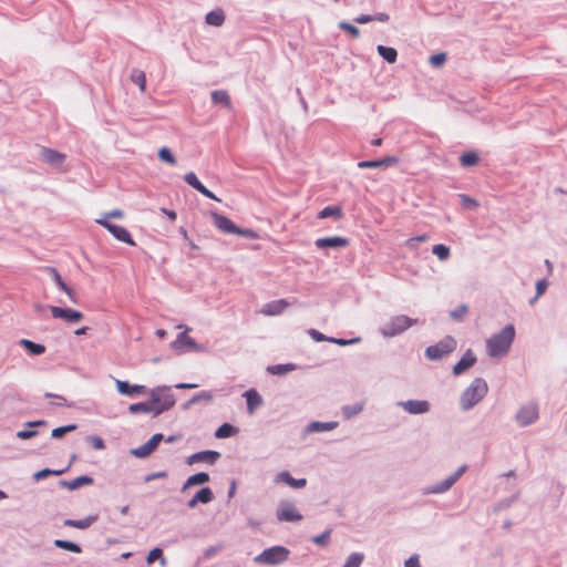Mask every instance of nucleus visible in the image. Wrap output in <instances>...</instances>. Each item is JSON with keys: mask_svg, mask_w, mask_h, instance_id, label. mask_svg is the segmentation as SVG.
<instances>
[{"mask_svg": "<svg viewBox=\"0 0 567 567\" xmlns=\"http://www.w3.org/2000/svg\"><path fill=\"white\" fill-rule=\"evenodd\" d=\"M150 402L132 403L128 406L131 414L148 413L157 417L169 411L176 404L175 394L171 385H158L148 391Z\"/></svg>", "mask_w": 567, "mask_h": 567, "instance_id": "nucleus-1", "label": "nucleus"}, {"mask_svg": "<svg viewBox=\"0 0 567 567\" xmlns=\"http://www.w3.org/2000/svg\"><path fill=\"white\" fill-rule=\"evenodd\" d=\"M515 327L506 324L499 332L486 340V351L491 358L505 357L515 339Z\"/></svg>", "mask_w": 567, "mask_h": 567, "instance_id": "nucleus-2", "label": "nucleus"}, {"mask_svg": "<svg viewBox=\"0 0 567 567\" xmlns=\"http://www.w3.org/2000/svg\"><path fill=\"white\" fill-rule=\"evenodd\" d=\"M487 392V382L483 378H475L460 396L461 410L470 411L485 398Z\"/></svg>", "mask_w": 567, "mask_h": 567, "instance_id": "nucleus-3", "label": "nucleus"}, {"mask_svg": "<svg viewBox=\"0 0 567 567\" xmlns=\"http://www.w3.org/2000/svg\"><path fill=\"white\" fill-rule=\"evenodd\" d=\"M290 555V550L281 545H276L269 548L264 549L259 555H257L254 560L257 564L276 566L285 563Z\"/></svg>", "mask_w": 567, "mask_h": 567, "instance_id": "nucleus-4", "label": "nucleus"}, {"mask_svg": "<svg viewBox=\"0 0 567 567\" xmlns=\"http://www.w3.org/2000/svg\"><path fill=\"white\" fill-rule=\"evenodd\" d=\"M468 470L466 464L461 465L454 473L449 475L443 481L436 482L422 489V495H440L444 494L452 488V486L462 477V475Z\"/></svg>", "mask_w": 567, "mask_h": 567, "instance_id": "nucleus-5", "label": "nucleus"}, {"mask_svg": "<svg viewBox=\"0 0 567 567\" xmlns=\"http://www.w3.org/2000/svg\"><path fill=\"white\" fill-rule=\"evenodd\" d=\"M456 348V340L451 337L446 336L442 340H440L437 343L430 346L425 349V357L429 360L437 361L453 352Z\"/></svg>", "mask_w": 567, "mask_h": 567, "instance_id": "nucleus-6", "label": "nucleus"}, {"mask_svg": "<svg viewBox=\"0 0 567 567\" xmlns=\"http://www.w3.org/2000/svg\"><path fill=\"white\" fill-rule=\"evenodd\" d=\"M415 322V319H412L408 316H395L391 318V320L383 328H381V333L386 338L395 337L408 330Z\"/></svg>", "mask_w": 567, "mask_h": 567, "instance_id": "nucleus-7", "label": "nucleus"}, {"mask_svg": "<svg viewBox=\"0 0 567 567\" xmlns=\"http://www.w3.org/2000/svg\"><path fill=\"white\" fill-rule=\"evenodd\" d=\"M276 517L279 522H300L303 518L295 504L288 499H281L279 502Z\"/></svg>", "mask_w": 567, "mask_h": 567, "instance_id": "nucleus-8", "label": "nucleus"}, {"mask_svg": "<svg viewBox=\"0 0 567 567\" xmlns=\"http://www.w3.org/2000/svg\"><path fill=\"white\" fill-rule=\"evenodd\" d=\"M96 223L106 228L118 241L135 246V241L125 227L113 224L106 218L96 219Z\"/></svg>", "mask_w": 567, "mask_h": 567, "instance_id": "nucleus-9", "label": "nucleus"}, {"mask_svg": "<svg viewBox=\"0 0 567 567\" xmlns=\"http://www.w3.org/2000/svg\"><path fill=\"white\" fill-rule=\"evenodd\" d=\"M538 419V408L535 404L523 405L516 413L515 420L519 426L532 425Z\"/></svg>", "mask_w": 567, "mask_h": 567, "instance_id": "nucleus-10", "label": "nucleus"}, {"mask_svg": "<svg viewBox=\"0 0 567 567\" xmlns=\"http://www.w3.org/2000/svg\"><path fill=\"white\" fill-rule=\"evenodd\" d=\"M163 440L164 435L156 433L145 444L131 450V454L137 458H146L157 449Z\"/></svg>", "mask_w": 567, "mask_h": 567, "instance_id": "nucleus-11", "label": "nucleus"}, {"mask_svg": "<svg viewBox=\"0 0 567 567\" xmlns=\"http://www.w3.org/2000/svg\"><path fill=\"white\" fill-rule=\"evenodd\" d=\"M51 315L55 319H61L69 323L79 322L83 318V313L72 308H61L58 306H49Z\"/></svg>", "mask_w": 567, "mask_h": 567, "instance_id": "nucleus-12", "label": "nucleus"}, {"mask_svg": "<svg viewBox=\"0 0 567 567\" xmlns=\"http://www.w3.org/2000/svg\"><path fill=\"white\" fill-rule=\"evenodd\" d=\"M398 405L401 406L409 414L417 415L427 413L431 410V404L426 400H406L398 402Z\"/></svg>", "mask_w": 567, "mask_h": 567, "instance_id": "nucleus-13", "label": "nucleus"}, {"mask_svg": "<svg viewBox=\"0 0 567 567\" xmlns=\"http://www.w3.org/2000/svg\"><path fill=\"white\" fill-rule=\"evenodd\" d=\"M220 457V453L213 450H205L200 452H196L192 455H189L186 460V463L188 465H193L198 462H204L209 465H214Z\"/></svg>", "mask_w": 567, "mask_h": 567, "instance_id": "nucleus-14", "label": "nucleus"}, {"mask_svg": "<svg viewBox=\"0 0 567 567\" xmlns=\"http://www.w3.org/2000/svg\"><path fill=\"white\" fill-rule=\"evenodd\" d=\"M348 244V238L341 236L318 238L315 241V245L318 249H340L347 247Z\"/></svg>", "mask_w": 567, "mask_h": 567, "instance_id": "nucleus-15", "label": "nucleus"}, {"mask_svg": "<svg viewBox=\"0 0 567 567\" xmlns=\"http://www.w3.org/2000/svg\"><path fill=\"white\" fill-rule=\"evenodd\" d=\"M40 158L51 166L60 167L64 163L66 156L65 154L53 148L42 147Z\"/></svg>", "mask_w": 567, "mask_h": 567, "instance_id": "nucleus-16", "label": "nucleus"}, {"mask_svg": "<svg viewBox=\"0 0 567 567\" xmlns=\"http://www.w3.org/2000/svg\"><path fill=\"white\" fill-rule=\"evenodd\" d=\"M475 353L468 349L463 357L454 364L453 374L461 375L476 363Z\"/></svg>", "mask_w": 567, "mask_h": 567, "instance_id": "nucleus-17", "label": "nucleus"}, {"mask_svg": "<svg viewBox=\"0 0 567 567\" xmlns=\"http://www.w3.org/2000/svg\"><path fill=\"white\" fill-rule=\"evenodd\" d=\"M212 217L215 227L218 228L221 233L235 235L237 225H235V223L230 220L227 216L221 215L217 212H213Z\"/></svg>", "mask_w": 567, "mask_h": 567, "instance_id": "nucleus-18", "label": "nucleus"}, {"mask_svg": "<svg viewBox=\"0 0 567 567\" xmlns=\"http://www.w3.org/2000/svg\"><path fill=\"white\" fill-rule=\"evenodd\" d=\"M396 163H399V157L385 156V157L379 158V159L361 161L358 163V167L359 168H386Z\"/></svg>", "mask_w": 567, "mask_h": 567, "instance_id": "nucleus-19", "label": "nucleus"}, {"mask_svg": "<svg viewBox=\"0 0 567 567\" xmlns=\"http://www.w3.org/2000/svg\"><path fill=\"white\" fill-rule=\"evenodd\" d=\"M117 392L122 395L133 396L136 394H144L147 392V388L141 384H131L128 381H116Z\"/></svg>", "mask_w": 567, "mask_h": 567, "instance_id": "nucleus-20", "label": "nucleus"}, {"mask_svg": "<svg viewBox=\"0 0 567 567\" xmlns=\"http://www.w3.org/2000/svg\"><path fill=\"white\" fill-rule=\"evenodd\" d=\"M243 396L246 399L247 412L249 414H252L264 403L262 396L256 389L245 391Z\"/></svg>", "mask_w": 567, "mask_h": 567, "instance_id": "nucleus-21", "label": "nucleus"}, {"mask_svg": "<svg viewBox=\"0 0 567 567\" xmlns=\"http://www.w3.org/2000/svg\"><path fill=\"white\" fill-rule=\"evenodd\" d=\"M172 347L175 350H183L184 348H188L190 350L198 351L199 347L195 342L193 338H190L186 331L179 332L175 339V341L172 342Z\"/></svg>", "mask_w": 567, "mask_h": 567, "instance_id": "nucleus-22", "label": "nucleus"}, {"mask_svg": "<svg viewBox=\"0 0 567 567\" xmlns=\"http://www.w3.org/2000/svg\"><path fill=\"white\" fill-rule=\"evenodd\" d=\"M276 483H285L292 488H302L307 485L306 478H293L288 471L279 472L275 478Z\"/></svg>", "mask_w": 567, "mask_h": 567, "instance_id": "nucleus-23", "label": "nucleus"}, {"mask_svg": "<svg viewBox=\"0 0 567 567\" xmlns=\"http://www.w3.org/2000/svg\"><path fill=\"white\" fill-rule=\"evenodd\" d=\"M224 391L223 389L221 390H216V392H221ZM215 398V391H200L196 394H194L188 401H186L183 405H182V409L183 410H188L192 405L200 402V401H205L207 403L212 402Z\"/></svg>", "mask_w": 567, "mask_h": 567, "instance_id": "nucleus-24", "label": "nucleus"}, {"mask_svg": "<svg viewBox=\"0 0 567 567\" xmlns=\"http://www.w3.org/2000/svg\"><path fill=\"white\" fill-rule=\"evenodd\" d=\"M93 482H94L93 477H91L89 475H81V476L75 477L72 481L62 480L59 482V484L62 487H65L70 491H75L82 486L91 485V484H93Z\"/></svg>", "mask_w": 567, "mask_h": 567, "instance_id": "nucleus-25", "label": "nucleus"}, {"mask_svg": "<svg viewBox=\"0 0 567 567\" xmlns=\"http://www.w3.org/2000/svg\"><path fill=\"white\" fill-rule=\"evenodd\" d=\"M99 519V515H89L82 519L66 518L63 522L64 526L73 527L78 529H86Z\"/></svg>", "mask_w": 567, "mask_h": 567, "instance_id": "nucleus-26", "label": "nucleus"}, {"mask_svg": "<svg viewBox=\"0 0 567 567\" xmlns=\"http://www.w3.org/2000/svg\"><path fill=\"white\" fill-rule=\"evenodd\" d=\"M339 423L337 421H329V422H320V421H312L306 426L307 433H319V432H327L332 431L336 427H338Z\"/></svg>", "mask_w": 567, "mask_h": 567, "instance_id": "nucleus-27", "label": "nucleus"}, {"mask_svg": "<svg viewBox=\"0 0 567 567\" xmlns=\"http://www.w3.org/2000/svg\"><path fill=\"white\" fill-rule=\"evenodd\" d=\"M287 306L288 302L285 299L274 300L266 303L261 312L266 316H278L287 308Z\"/></svg>", "mask_w": 567, "mask_h": 567, "instance_id": "nucleus-28", "label": "nucleus"}, {"mask_svg": "<svg viewBox=\"0 0 567 567\" xmlns=\"http://www.w3.org/2000/svg\"><path fill=\"white\" fill-rule=\"evenodd\" d=\"M209 480H210L209 474L206 472H198L196 474H193L183 484L182 492H185L186 489H188L192 486L203 485V484L209 482Z\"/></svg>", "mask_w": 567, "mask_h": 567, "instance_id": "nucleus-29", "label": "nucleus"}, {"mask_svg": "<svg viewBox=\"0 0 567 567\" xmlns=\"http://www.w3.org/2000/svg\"><path fill=\"white\" fill-rule=\"evenodd\" d=\"M212 102L215 105H221L226 109L231 107V100L227 91L215 90L210 93Z\"/></svg>", "mask_w": 567, "mask_h": 567, "instance_id": "nucleus-30", "label": "nucleus"}, {"mask_svg": "<svg viewBox=\"0 0 567 567\" xmlns=\"http://www.w3.org/2000/svg\"><path fill=\"white\" fill-rule=\"evenodd\" d=\"M49 272L52 275L53 281L56 284V286L63 290L71 299V301L75 302L74 299V291L72 288H70L61 278L59 271L55 268H48Z\"/></svg>", "mask_w": 567, "mask_h": 567, "instance_id": "nucleus-31", "label": "nucleus"}, {"mask_svg": "<svg viewBox=\"0 0 567 567\" xmlns=\"http://www.w3.org/2000/svg\"><path fill=\"white\" fill-rule=\"evenodd\" d=\"M19 343L31 355H41L45 352V347L29 339H21Z\"/></svg>", "mask_w": 567, "mask_h": 567, "instance_id": "nucleus-32", "label": "nucleus"}, {"mask_svg": "<svg viewBox=\"0 0 567 567\" xmlns=\"http://www.w3.org/2000/svg\"><path fill=\"white\" fill-rule=\"evenodd\" d=\"M205 22L213 27H220L225 22V13L221 9L209 11L205 17Z\"/></svg>", "mask_w": 567, "mask_h": 567, "instance_id": "nucleus-33", "label": "nucleus"}, {"mask_svg": "<svg viewBox=\"0 0 567 567\" xmlns=\"http://www.w3.org/2000/svg\"><path fill=\"white\" fill-rule=\"evenodd\" d=\"M377 51H378L379 55L382 56V59L384 61H386L388 63L392 64V63L396 62L398 51L394 48L379 44L377 47Z\"/></svg>", "mask_w": 567, "mask_h": 567, "instance_id": "nucleus-34", "label": "nucleus"}, {"mask_svg": "<svg viewBox=\"0 0 567 567\" xmlns=\"http://www.w3.org/2000/svg\"><path fill=\"white\" fill-rule=\"evenodd\" d=\"M342 216H343L342 209L340 206H337V205L326 206L318 214V218H321V219L330 218V217L340 219V218H342Z\"/></svg>", "mask_w": 567, "mask_h": 567, "instance_id": "nucleus-35", "label": "nucleus"}, {"mask_svg": "<svg viewBox=\"0 0 567 567\" xmlns=\"http://www.w3.org/2000/svg\"><path fill=\"white\" fill-rule=\"evenodd\" d=\"M53 544L56 548H60L63 550H68V551L75 553V554L82 553V547L72 540L55 539Z\"/></svg>", "mask_w": 567, "mask_h": 567, "instance_id": "nucleus-36", "label": "nucleus"}, {"mask_svg": "<svg viewBox=\"0 0 567 567\" xmlns=\"http://www.w3.org/2000/svg\"><path fill=\"white\" fill-rule=\"evenodd\" d=\"M238 429L230 423H223L215 432L217 439H227L237 434Z\"/></svg>", "mask_w": 567, "mask_h": 567, "instance_id": "nucleus-37", "label": "nucleus"}, {"mask_svg": "<svg viewBox=\"0 0 567 567\" xmlns=\"http://www.w3.org/2000/svg\"><path fill=\"white\" fill-rule=\"evenodd\" d=\"M341 411H342V415H343L344 420H350L363 411V404L354 403V404L343 405Z\"/></svg>", "mask_w": 567, "mask_h": 567, "instance_id": "nucleus-38", "label": "nucleus"}, {"mask_svg": "<svg viewBox=\"0 0 567 567\" xmlns=\"http://www.w3.org/2000/svg\"><path fill=\"white\" fill-rule=\"evenodd\" d=\"M478 154L473 151L465 152L460 156V163L463 167L474 166L478 163Z\"/></svg>", "mask_w": 567, "mask_h": 567, "instance_id": "nucleus-39", "label": "nucleus"}, {"mask_svg": "<svg viewBox=\"0 0 567 567\" xmlns=\"http://www.w3.org/2000/svg\"><path fill=\"white\" fill-rule=\"evenodd\" d=\"M199 504H208L214 499V493L210 487H202L195 495Z\"/></svg>", "mask_w": 567, "mask_h": 567, "instance_id": "nucleus-40", "label": "nucleus"}, {"mask_svg": "<svg viewBox=\"0 0 567 567\" xmlns=\"http://www.w3.org/2000/svg\"><path fill=\"white\" fill-rule=\"evenodd\" d=\"M78 429V425L72 423L63 426H59L52 430L51 437L60 440L64 437L68 433H71Z\"/></svg>", "mask_w": 567, "mask_h": 567, "instance_id": "nucleus-41", "label": "nucleus"}, {"mask_svg": "<svg viewBox=\"0 0 567 567\" xmlns=\"http://www.w3.org/2000/svg\"><path fill=\"white\" fill-rule=\"evenodd\" d=\"M292 370H295V364H292V363L275 364V365H269L267 368V371L274 375H282Z\"/></svg>", "mask_w": 567, "mask_h": 567, "instance_id": "nucleus-42", "label": "nucleus"}, {"mask_svg": "<svg viewBox=\"0 0 567 567\" xmlns=\"http://www.w3.org/2000/svg\"><path fill=\"white\" fill-rule=\"evenodd\" d=\"M159 560L161 565L164 566L166 564V558L164 557L163 550L158 547L153 548L146 556V563L153 564L155 560Z\"/></svg>", "mask_w": 567, "mask_h": 567, "instance_id": "nucleus-43", "label": "nucleus"}, {"mask_svg": "<svg viewBox=\"0 0 567 567\" xmlns=\"http://www.w3.org/2000/svg\"><path fill=\"white\" fill-rule=\"evenodd\" d=\"M65 471H66V468L65 470L43 468V470H40V471H38V472H35L33 474V480L39 482L41 480H44V478L49 477L50 475L59 476V475L63 474Z\"/></svg>", "mask_w": 567, "mask_h": 567, "instance_id": "nucleus-44", "label": "nucleus"}, {"mask_svg": "<svg viewBox=\"0 0 567 567\" xmlns=\"http://www.w3.org/2000/svg\"><path fill=\"white\" fill-rule=\"evenodd\" d=\"M433 255H435L440 260H446L449 259L451 255L450 247L443 244L434 245L432 248Z\"/></svg>", "mask_w": 567, "mask_h": 567, "instance_id": "nucleus-45", "label": "nucleus"}, {"mask_svg": "<svg viewBox=\"0 0 567 567\" xmlns=\"http://www.w3.org/2000/svg\"><path fill=\"white\" fill-rule=\"evenodd\" d=\"M157 155L162 162L168 163L171 165L176 164V158H175L174 154L166 146H163L162 148H159Z\"/></svg>", "mask_w": 567, "mask_h": 567, "instance_id": "nucleus-46", "label": "nucleus"}, {"mask_svg": "<svg viewBox=\"0 0 567 567\" xmlns=\"http://www.w3.org/2000/svg\"><path fill=\"white\" fill-rule=\"evenodd\" d=\"M364 559V555L362 553H352L348 556L343 567H360Z\"/></svg>", "mask_w": 567, "mask_h": 567, "instance_id": "nucleus-47", "label": "nucleus"}, {"mask_svg": "<svg viewBox=\"0 0 567 567\" xmlns=\"http://www.w3.org/2000/svg\"><path fill=\"white\" fill-rule=\"evenodd\" d=\"M338 27L340 30L348 32L353 39H358L361 34L360 30L350 22L341 21Z\"/></svg>", "mask_w": 567, "mask_h": 567, "instance_id": "nucleus-48", "label": "nucleus"}, {"mask_svg": "<svg viewBox=\"0 0 567 567\" xmlns=\"http://www.w3.org/2000/svg\"><path fill=\"white\" fill-rule=\"evenodd\" d=\"M184 181L197 192L204 186L194 172L186 173L184 175Z\"/></svg>", "mask_w": 567, "mask_h": 567, "instance_id": "nucleus-49", "label": "nucleus"}, {"mask_svg": "<svg viewBox=\"0 0 567 567\" xmlns=\"http://www.w3.org/2000/svg\"><path fill=\"white\" fill-rule=\"evenodd\" d=\"M131 78H132V81L138 85L141 91H145L146 76L143 71L134 70Z\"/></svg>", "mask_w": 567, "mask_h": 567, "instance_id": "nucleus-50", "label": "nucleus"}, {"mask_svg": "<svg viewBox=\"0 0 567 567\" xmlns=\"http://www.w3.org/2000/svg\"><path fill=\"white\" fill-rule=\"evenodd\" d=\"M330 535H331V529H327L322 534L313 536L311 538V540L316 545L324 547V546H327L329 544Z\"/></svg>", "mask_w": 567, "mask_h": 567, "instance_id": "nucleus-51", "label": "nucleus"}, {"mask_svg": "<svg viewBox=\"0 0 567 567\" xmlns=\"http://www.w3.org/2000/svg\"><path fill=\"white\" fill-rule=\"evenodd\" d=\"M446 59V53L440 52L431 55L429 62L433 68H441L445 63Z\"/></svg>", "mask_w": 567, "mask_h": 567, "instance_id": "nucleus-52", "label": "nucleus"}, {"mask_svg": "<svg viewBox=\"0 0 567 567\" xmlns=\"http://www.w3.org/2000/svg\"><path fill=\"white\" fill-rule=\"evenodd\" d=\"M235 235L248 238V239H257L259 237L258 233L251 228H240L237 226Z\"/></svg>", "mask_w": 567, "mask_h": 567, "instance_id": "nucleus-53", "label": "nucleus"}, {"mask_svg": "<svg viewBox=\"0 0 567 567\" xmlns=\"http://www.w3.org/2000/svg\"><path fill=\"white\" fill-rule=\"evenodd\" d=\"M458 197L461 199L462 205L465 208L474 209V208L478 207V203L474 198L470 197L468 195L460 194Z\"/></svg>", "mask_w": 567, "mask_h": 567, "instance_id": "nucleus-54", "label": "nucleus"}, {"mask_svg": "<svg viewBox=\"0 0 567 567\" xmlns=\"http://www.w3.org/2000/svg\"><path fill=\"white\" fill-rule=\"evenodd\" d=\"M328 341L331 342V343H336L338 346L344 347V346H348V344H353V343L359 342L360 338L343 339V338L330 337L328 339Z\"/></svg>", "mask_w": 567, "mask_h": 567, "instance_id": "nucleus-55", "label": "nucleus"}, {"mask_svg": "<svg viewBox=\"0 0 567 567\" xmlns=\"http://www.w3.org/2000/svg\"><path fill=\"white\" fill-rule=\"evenodd\" d=\"M86 441L95 449L103 450L105 447L104 440L96 435H90L86 437Z\"/></svg>", "mask_w": 567, "mask_h": 567, "instance_id": "nucleus-56", "label": "nucleus"}, {"mask_svg": "<svg viewBox=\"0 0 567 567\" xmlns=\"http://www.w3.org/2000/svg\"><path fill=\"white\" fill-rule=\"evenodd\" d=\"M466 312H467V306L461 305L456 309L452 310L450 312V316L452 319L460 321L463 319V317Z\"/></svg>", "mask_w": 567, "mask_h": 567, "instance_id": "nucleus-57", "label": "nucleus"}, {"mask_svg": "<svg viewBox=\"0 0 567 567\" xmlns=\"http://www.w3.org/2000/svg\"><path fill=\"white\" fill-rule=\"evenodd\" d=\"M38 435V431L35 430H21L17 432V437L20 440H29Z\"/></svg>", "mask_w": 567, "mask_h": 567, "instance_id": "nucleus-58", "label": "nucleus"}, {"mask_svg": "<svg viewBox=\"0 0 567 567\" xmlns=\"http://www.w3.org/2000/svg\"><path fill=\"white\" fill-rule=\"evenodd\" d=\"M548 287V281L546 279H540L536 282V295L540 297L545 293Z\"/></svg>", "mask_w": 567, "mask_h": 567, "instance_id": "nucleus-59", "label": "nucleus"}, {"mask_svg": "<svg viewBox=\"0 0 567 567\" xmlns=\"http://www.w3.org/2000/svg\"><path fill=\"white\" fill-rule=\"evenodd\" d=\"M309 334L317 342L328 341V339L330 338V337L324 336L323 333H321L320 331H318L316 329H310Z\"/></svg>", "mask_w": 567, "mask_h": 567, "instance_id": "nucleus-60", "label": "nucleus"}, {"mask_svg": "<svg viewBox=\"0 0 567 567\" xmlns=\"http://www.w3.org/2000/svg\"><path fill=\"white\" fill-rule=\"evenodd\" d=\"M165 477H167V472L159 471V472L147 474L145 476L144 481L147 483V482H151V481H154V480H157V478H165Z\"/></svg>", "mask_w": 567, "mask_h": 567, "instance_id": "nucleus-61", "label": "nucleus"}, {"mask_svg": "<svg viewBox=\"0 0 567 567\" xmlns=\"http://www.w3.org/2000/svg\"><path fill=\"white\" fill-rule=\"evenodd\" d=\"M221 548H223L221 545L207 547L204 550V558H210V557L215 556Z\"/></svg>", "mask_w": 567, "mask_h": 567, "instance_id": "nucleus-62", "label": "nucleus"}, {"mask_svg": "<svg viewBox=\"0 0 567 567\" xmlns=\"http://www.w3.org/2000/svg\"><path fill=\"white\" fill-rule=\"evenodd\" d=\"M404 567H421L417 555H412L405 560Z\"/></svg>", "mask_w": 567, "mask_h": 567, "instance_id": "nucleus-63", "label": "nucleus"}, {"mask_svg": "<svg viewBox=\"0 0 567 567\" xmlns=\"http://www.w3.org/2000/svg\"><path fill=\"white\" fill-rule=\"evenodd\" d=\"M198 192L209 199L220 202V199L216 197V195L213 192H210L205 185Z\"/></svg>", "mask_w": 567, "mask_h": 567, "instance_id": "nucleus-64", "label": "nucleus"}]
</instances>
